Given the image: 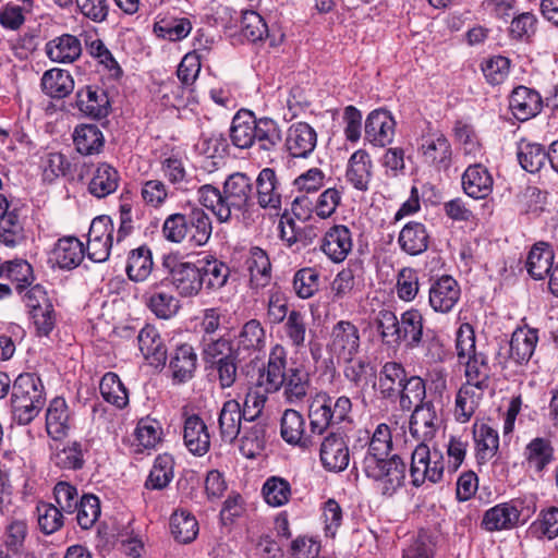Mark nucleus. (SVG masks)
Returning <instances> with one entry per match:
<instances>
[{
	"label": "nucleus",
	"instance_id": "f257e3e1",
	"mask_svg": "<svg viewBox=\"0 0 558 558\" xmlns=\"http://www.w3.org/2000/svg\"><path fill=\"white\" fill-rule=\"evenodd\" d=\"M288 352L282 344H275L269 352L266 367L259 374L258 384L266 392L283 389L290 403L302 401L310 388V375L301 365L287 367Z\"/></svg>",
	"mask_w": 558,
	"mask_h": 558
},
{
	"label": "nucleus",
	"instance_id": "f03ea898",
	"mask_svg": "<svg viewBox=\"0 0 558 558\" xmlns=\"http://www.w3.org/2000/svg\"><path fill=\"white\" fill-rule=\"evenodd\" d=\"M197 194L204 207L211 210L220 222H227L232 211H244L253 205V181L244 172H234L223 182L222 191L205 184Z\"/></svg>",
	"mask_w": 558,
	"mask_h": 558
},
{
	"label": "nucleus",
	"instance_id": "7ed1b4c3",
	"mask_svg": "<svg viewBox=\"0 0 558 558\" xmlns=\"http://www.w3.org/2000/svg\"><path fill=\"white\" fill-rule=\"evenodd\" d=\"M229 137L239 149L256 146L262 155L269 157L281 144L282 131L276 120L268 117L257 118L253 111L242 109L232 118Z\"/></svg>",
	"mask_w": 558,
	"mask_h": 558
},
{
	"label": "nucleus",
	"instance_id": "20e7f679",
	"mask_svg": "<svg viewBox=\"0 0 558 558\" xmlns=\"http://www.w3.org/2000/svg\"><path fill=\"white\" fill-rule=\"evenodd\" d=\"M46 403L45 386L35 373H22L12 384L11 413L17 425L31 424Z\"/></svg>",
	"mask_w": 558,
	"mask_h": 558
},
{
	"label": "nucleus",
	"instance_id": "39448f33",
	"mask_svg": "<svg viewBox=\"0 0 558 558\" xmlns=\"http://www.w3.org/2000/svg\"><path fill=\"white\" fill-rule=\"evenodd\" d=\"M352 401L347 396L332 398L327 392L316 393L308 404L311 433L323 435L329 427L350 421Z\"/></svg>",
	"mask_w": 558,
	"mask_h": 558
},
{
	"label": "nucleus",
	"instance_id": "423d86ee",
	"mask_svg": "<svg viewBox=\"0 0 558 558\" xmlns=\"http://www.w3.org/2000/svg\"><path fill=\"white\" fill-rule=\"evenodd\" d=\"M536 510L534 496L512 498L487 509L481 525L487 532L512 530L524 524Z\"/></svg>",
	"mask_w": 558,
	"mask_h": 558
},
{
	"label": "nucleus",
	"instance_id": "0eeeda50",
	"mask_svg": "<svg viewBox=\"0 0 558 558\" xmlns=\"http://www.w3.org/2000/svg\"><path fill=\"white\" fill-rule=\"evenodd\" d=\"M362 470L381 496L392 497L405 482L407 464L399 454L362 461Z\"/></svg>",
	"mask_w": 558,
	"mask_h": 558
},
{
	"label": "nucleus",
	"instance_id": "6e6552de",
	"mask_svg": "<svg viewBox=\"0 0 558 558\" xmlns=\"http://www.w3.org/2000/svg\"><path fill=\"white\" fill-rule=\"evenodd\" d=\"M444 470L445 462L440 450H430L427 444H418L414 448L409 470L412 486L418 488L425 482L433 484L440 482Z\"/></svg>",
	"mask_w": 558,
	"mask_h": 558
},
{
	"label": "nucleus",
	"instance_id": "1a4fd4ad",
	"mask_svg": "<svg viewBox=\"0 0 558 558\" xmlns=\"http://www.w3.org/2000/svg\"><path fill=\"white\" fill-rule=\"evenodd\" d=\"M162 266L168 271V279L173 289L182 298H194L203 290L199 260L182 262L175 256L163 257Z\"/></svg>",
	"mask_w": 558,
	"mask_h": 558
},
{
	"label": "nucleus",
	"instance_id": "9d476101",
	"mask_svg": "<svg viewBox=\"0 0 558 558\" xmlns=\"http://www.w3.org/2000/svg\"><path fill=\"white\" fill-rule=\"evenodd\" d=\"M418 151L423 162L436 171H446L451 166L452 148L449 140L442 131L432 128L429 123L420 137Z\"/></svg>",
	"mask_w": 558,
	"mask_h": 558
},
{
	"label": "nucleus",
	"instance_id": "9b49d317",
	"mask_svg": "<svg viewBox=\"0 0 558 558\" xmlns=\"http://www.w3.org/2000/svg\"><path fill=\"white\" fill-rule=\"evenodd\" d=\"M361 335L350 320H339L332 326L327 343L329 353L338 361L351 362L360 352Z\"/></svg>",
	"mask_w": 558,
	"mask_h": 558
},
{
	"label": "nucleus",
	"instance_id": "f8f14e48",
	"mask_svg": "<svg viewBox=\"0 0 558 558\" xmlns=\"http://www.w3.org/2000/svg\"><path fill=\"white\" fill-rule=\"evenodd\" d=\"M257 204L264 209L279 210L282 205L284 185L274 168L262 169L255 180Z\"/></svg>",
	"mask_w": 558,
	"mask_h": 558
},
{
	"label": "nucleus",
	"instance_id": "ddd939ff",
	"mask_svg": "<svg viewBox=\"0 0 558 558\" xmlns=\"http://www.w3.org/2000/svg\"><path fill=\"white\" fill-rule=\"evenodd\" d=\"M317 145V133L306 122L292 123L284 137V150L291 158H307Z\"/></svg>",
	"mask_w": 558,
	"mask_h": 558
},
{
	"label": "nucleus",
	"instance_id": "4468645a",
	"mask_svg": "<svg viewBox=\"0 0 558 558\" xmlns=\"http://www.w3.org/2000/svg\"><path fill=\"white\" fill-rule=\"evenodd\" d=\"M461 296V289L456 279L445 275L432 282L428 291L430 307L440 314L450 313Z\"/></svg>",
	"mask_w": 558,
	"mask_h": 558
},
{
	"label": "nucleus",
	"instance_id": "2eb2a0df",
	"mask_svg": "<svg viewBox=\"0 0 558 558\" xmlns=\"http://www.w3.org/2000/svg\"><path fill=\"white\" fill-rule=\"evenodd\" d=\"M319 458L323 466L331 472H341L350 462L348 444L341 433H329L322 441Z\"/></svg>",
	"mask_w": 558,
	"mask_h": 558
},
{
	"label": "nucleus",
	"instance_id": "dca6fc26",
	"mask_svg": "<svg viewBox=\"0 0 558 558\" xmlns=\"http://www.w3.org/2000/svg\"><path fill=\"white\" fill-rule=\"evenodd\" d=\"M75 107L92 119L106 118L110 112V101L107 92L97 85L80 88L75 95Z\"/></svg>",
	"mask_w": 558,
	"mask_h": 558
},
{
	"label": "nucleus",
	"instance_id": "f3484780",
	"mask_svg": "<svg viewBox=\"0 0 558 558\" xmlns=\"http://www.w3.org/2000/svg\"><path fill=\"white\" fill-rule=\"evenodd\" d=\"M343 376L351 384L352 388L355 389L354 399L361 400L366 405L365 393L369 387H376V372L372 364L363 359L351 362H344Z\"/></svg>",
	"mask_w": 558,
	"mask_h": 558
},
{
	"label": "nucleus",
	"instance_id": "a211bd4d",
	"mask_svg": "<svg viewBox=\"0 0 558 558\" xmlns=\"http://www.w3.org/2000/svg\"><path fill=\"white\" fill-rule=\"evenodd\" d=\"M351 230L344 225H335L324 234L320 242L323 253L336 264L342 263L352 251Z\"/></svg>",
	"mask_w": 558,
	"mask_h": 558
},
{
	"label": "nucleus",
	"instance_id": "6ab92c4d",
	"mask_svg": "<svg viewBox=\"0 0 558 558\" xmlns=\"http://www.w3.org/2000/svg\"><path fill=\"white\" fill-rule=\"evenodd\" d=\"M440 420L432 401L417 404L410 418V433L420 440V444H426L432 440L439 427Z\"/></svg>",
	"mask_w": 558,
	"mask_h": 558
},
{
	"label": "nucleus",
	"instance_id": "aec40b11",
	"mask_svg": "<svg viewBox=\"0 0 558 558\" xmlns=\"http://www.w3.org/2000/svg\"><path fill=\"white\" fill-rule=\"evenodd\" d=\"M396 122L389 111L373 110L366 118L365 137L374 146L385 147L392 143Z\"/></svg>",
	"mask_w": 558,
	"mask_h": 558
},
{
	"label": "nucleus",
	"instance_id": "412c9836",
	"mask_svg": "<svg viewBox=\"0 0 558 558\" xmlns=\"http://www.w3.org/2000/svg\"><path fill=\"white\" fill-rule=\"evenodd\" d=\"M543 104V98L537 90L523 85L517 86L509 97V108L519 121H527L536 117Z\"/></svg>",
	"mask_w": 558,
	"mask_h": 558
},
{
	"label": "nucleus",
	"instance_id": "4be33fe9",
	"mask_svg": "<svg viewBox=\"0 0 558 558\" xmlns=\"http://www.w3.org/2000/svg\"><path fill=\"white\" fill-rule=\"evenodd\" d=\"M407 377L408 373L400 362H386L379 371L378 383H376L379 397L396 403Z\"/></svg>",
	"mask_w": 558,
	"mask_h": 558
},
{
	"label": "nucleus",
	"instance_id": "5701e85b",
	"mask_svg": "<svg viewBox=\"0 0 558 558\" xmlns=\"http://www.w3.org/2000/svg\"><path fill=\"white\" fill-rule=\"evenodd\" d=\"M266 345V332L257 319L247 320L239 331L235 339V356L250 359L255 353L262 351Z\"/></svg>",
	"mask_w": 558,
	"mask_h": 558
},
{
	"label": "nucleus",
	"instance_id": "b1692460",
	"mask_svg": "<svg viewBox=\"0 0 558 558\" xmlns=\"http://www.w3.org/2000/svg\"><path fill=\"white\" fill-rule=\"evenodd\" d=\"M280 434L286 442L299 446L302 449H310L314 445L313 436L305 432L303 415L293 409L283 412L280 422Z\"/></svg>",
	"mask_w": 558,
	"mask_h": 558
},
{
	"label": "nucleus",
	"instance_id": "393cba45",
	"mask_svg": "<svg viewBox=\"0 0 558 558\" xmlns=\"http://www.w3.org/2000/svg\"><path fill=\"white\" fill-rule=\"evenodd\" d=\"M183 440L187 450L197 457L206 454L210 448V435L208 428L197 414L184 418Z\"/></svg>",
	"mask_w": 558,
	"mask_h": 558
},
{
	"label": "nucleus",
	"instance_id": "a878e982",
	"mask_svg": "<svg viewBox=\"0 0 558 558\" xmlns=\"http://www.w3.org/2000/svg\"><path fill=\"white\" fill-rule=\"evenodd\" d=\"M138 348L144 359L153 366H163L167 361V349L154 326L146 325L137 336Z\"/></svg>",
	"mask_w": 558,
	"mask_h": 558
},
{
	"label": "nucleus",
	"instance_id": "bb28decb",
	"mask_svg": "<svg viewBox=\"0 0 558 558\" xmlns=\"http://www.w3.org/2000/svg\"><path fill=\"white\" fill-rule=\"evenodd\" d=\"M462 187L472 198L482 199L493 191V178L481 163L469 166L462 175Z\"/></svg>",
	"mask_w": 558,
	"mask_h": 558
},
{
	"label": "nucleus",
	"instance_id": "cd10ccee",
	"mask_svg": "<svg viewBox=\"0 0 558 558\" xmlns=\"http://www.w3.org/2000/svg\"><path fill=\"white\" fill-rule=\"evenodd\" d=\"M85 256L84 244L75 236L59 239L52 250V259L61 269L76 268Z\"/></svg>",
	"mask_w": 558,
	"mask_h": 558
},
{
	"label": "nucleus",
	"instance_id": "c85d7f7f",
	"mask_svg": "<svg viewBox=\"0 0 558 558\" xmlns=\"http://www.w3.org/2000/svg\"><path fill=\"white\" fill-rule=\"evenodd\" d=\"M47 57L58 63H72L82 53L81 40L71 34H63L46 44Z\"/></svg>",
	"mask_w": 558,
	"mask_h": 558
},
{
	"label": "nucleus",
	"instance_id": "c756f323",
	"mask_svg": "<svg viewBox=\"0 0 558 558\" xmlns=\"http://www.w3.org/2000/svg\"><path fill=\"white\" fill-rule=\"evenodd\" d=\"M555 253L547 242H536L529 252L525 268L534 280H543L553 269Z\"/></svg>",
	"mask_w": 558,
	"mask_h": 558
},
{
	"label": "nucleus",
	"instance_id": "7c9ffc66",
	"mask_svg": "<svg viewBox=\"0 0 558 558\" xmlns=\"http://www.w3.org/2000/svg\"><path fill=\"white\" fill-rule=\"evenodd\" d=\"M372 160L364 149L354 151L349 158L345 179L359 191H366L372 178Z\"/></svg>",
	"mask_w": 558,
	"mask_h": 558
},
{
	"label": "nucleus",
	"instance_id": "2f4dec72",
	"mask_svg": "<svg viewBox=\"0 0 558 558\" xmlns=\"http://www.w3.org/2000/svg\"><path fill=\"white\" fill-rule=\"evenodd\" d=\"M244 418L241 405L236 400H228L219 412L218 424L222 441L233 442L241 432V422Z\"/></svg>",
	"mask_w": 558,
	"mask_h": 558
},
{
	"label": "nucleus",
	"instance_id": "473e14b6",
	"mask_svg": "<svg viewBox=\"0 0 558 558\" xmlns=\"http://www.w3.org/2000/svg\"><path fill=\"white\" fill-rule=\"evenodd\" d=\"M203 289L208 293L223 288L231 275L230 267L217 258H204L199 260Z\"/></svg>",
	"mask_w": 558,
	"mask_h": 558
},
{
	"label": "nucleus",
	"instance_id": "72a5a7b5",
	"mask_svg": "<svg viewBox=\"0 0 558 558\" xmlns=\"http://www.w3.org/2000/svg\"><path fill=\"white\" fill-rule=\"evenodd\" d=\"M252 288L266 287L271 280V263L266 251L259 246H252L246 258Z\"/></svg>",
	"mask_w": 558,
	"mask_h": 558
},
{
	"label": "nucleus",
	"instance_id": "f704fd0d",
	"mask_svg": "<svg viewBox=\"0 0 558 558\" xmlns=\"http://www.w3.org/2000/svg\"><path fill=\"white\" fill-rule=\"evenodd\" d=\"M400 344L408 349L418 348L424 337V317L417 308H410L400 316Z\"/></svg>",
	"mask_w": 558,
	"mask_h": 558
},
{
	"label": "nucleus",
	"instance_id": "c9c22d12",
	"mask_svg": "<svg viewBox=\"0 0 558 558\" xmlns=\"http://www.w3.org/2000/svg\"><path fill=\"white\" fill-rule=\"evenodd\" d=\"M40 86L47 96L61 99L73 92L74 80L69 71L53 68L43 74Z\"/></svg>",
	"mask_w": 558,
	"mask_h": 558
},
{
	"label": "nucleus",
	"instance_id": "e433bc0d",
	"mask_svg": "<svg viewBox=\"0 0 558 558\" xmlns=\"http://www.w3.org/2000/svg\"><path fill=\"white\" fill-rule=\"evenodd\" d=\"M398 243L409 255H418L428 248L429 235L423 223L411 221L400 231Z\"/></svg>",
	"mask_w": 558,
	"mask_h": 558
},
{
	"label": "nucleus",
	"instance_id": "4c0bfd02",
	"mask_svg": "<svg viewBox=\"0 0 558 558\" xmlns=\"http://www.w3.org/2000/svg\"><path fill=\"white\" fill-rule=\"evenodd\" d=\"M538 335L536 329H517L509 342V356L517 364H525L532 357Z\"/></svg>",
	"mask_w": 558,
	"mask_h": 558
},
{
	"label": "nucleus",
	"instance_id": "58836bf2",
	"mask_svg": "<svg viewBox=\"0 0 558 558\" xmlns=\"http://www.w3.org/2000/svg\"><path fill=\"white\" fill-rule=\"evenodd\" d=\"M465 365V385L477 388L480 391H485L490 385L492 367L488 363L487 355L480 351L478 354L473 355L462 362Z\"/></svg>",
	"mask_w": 558,
	"mask_h": 558
},
{
	"label": "nucleus",
	"instance_id": "ea45409f",
	"mask_svg": "<svg viewBox=\"0 0 558 558\" xmlns=\"http://www.w3.org/2000/svg\"><path fill=\"white\" fill-rule=\"evenodd\" d=\"M473 438L476 445V460L480 464L493 459L499 448L498 432L489 425L474 424Z\"/></svg>",
	"mask_w": 558,
	"mask_h": 558
},
{
	"label": "nucleus",
	"instance_id": "a19ab883",
	"mask_svg": "<svg viewBox=\"0 0 558 558\" xmlns=\"http://www.w3.org/2000/svg\"><path fill=\"white\" fill-rule=\"evenodd\" d=\"M517 158L522 169L536 173L548 161V150L542 144L521 140L517 146Z\"/></svg>",
	"mask_w": 558,
	"mask_h": 558
},
{
	"label": "nucleus",
	"instance_id": "79ce46f5",
	"mask_svg": "<svg viewBox=\"0 0 558 558\" xmlns=\"http://www.w3.org/2000/svg\"><path fill=\"white\" fill-rule=\"evenodd\" d=\"M120 175L116 168L109 163H100L88 184L92 195L104 198L114 193L119 186Z\"/></svg>",
	"mask_w": 558,
	"mask_h": 558
},
{
	"label": "nucleus",
	"instance_id": "37998d69",
	"mask_svg": "<svg viewBox=\"0 0 558 558\" xmlns=\"http://www.w3.org/2000/svg\"><path fill=\"white\" fill-rule=\"evenodd\" d=\"M154 262L150 248L146 245H142L130 251L125 271L130 280L143 282L151 274Z\"/></svg>",
	"mask_w": 558,
	"mask_h": 558
},
{
	"label": "nucleus",
	"instance_id": "c03bdc74",
	"mask_svg": "<svg viewBox=\"0 0 558 558\" xmlns=\"http://www.w3.org/2000/svg\"><path fill=\"white\" fill-rule=\"evenodd\" d=\"M84 451L81 441H68L56 446L51 460L61 470H81L85 463Z\"/></svg>",
	"mask_w": 558,
	"mask_h": 558
},
{
	"label": "nucleus",
	"instance_id": "a18cd8bd",
	"mask_svg": "<svg viewBox=\"0 0 558 558\" xmlns=\"http://www.w3.org/2000/svg\"><path fill=\"white\" fill-rule=\"evenodd\" d=\"M46 429L50 437L60 439L69 429L68 405L63 398H54L47 409Z\"/></svg>",
	"mask_w": 558,
	"mask_h": 558
},
{
	"label": "nucleus",
	"instance_id": "49530a36",
	"mask_svg": "<svg viewBox=\"0 0 558 558\" xmlns=\"http://www.w3.org/2000/svg\"><path fill=\"white\" fill-rule=\"evenodd\" d=\"M283 338L296 351L305 347L308 324L305 313L291 310L288 319L282 324Z\"/></svg>",
	"mask_w": 558,
	"mask_h": 558
},
{
	"label": "nucleus",
	"instance_id": "de8ad7c7",
	"mask_svg": "<svg viewBox=\"0 0 558 558\" xmlns=\"http://www.w3.org/2000/svg\"><path fill=\"white\" fill-rule=\"evenodd\" d=\"M266 429L267 425L263 422H254L251 423L250 426H244L239 446L244 457L253 459L264 450L266 445Z\"/></svg>",
	"mask_w": 558,
	"mask_h": 558
},
{
	"label": "nucleus",
	"instance_id": "09e8293b",
	"mask_svg": "<svg viewBox=\"0 0 558 558\" xmlns=\"http://www.w3.org/2000/svg\"><path fill=\"white\" fill-rule=\"evenodd\" d=\"M483 392L477 388L463 384L457 392L454 403V416L460 423H466L475 413Z\"/></svg>",
	"mask_w": 558,
	"mask_h": 558
},
{
	"label": "nucleus",
	"instance_id": "8fccbe9b",
	"mask_svg": "<svg viewBox=\"0 0 558 558\" xmlns=\"http://www.w3.org/2000/svg\"><path fill=\"white\" fill-rule=\"evenodd\" d=\"M29 535V529L26 520L12 519L4 526L3 546L8 554L22 555L25 554L26 543Z\"/></svg>",
	"mask_w": 558,
	"mask_h": 558
},
{
	"label": "nucleus",
	"instance_id": "3c124183",
	"mask_svg": "<svg viewBox=\"0 0 558 558\" xmlns=\"http://www.w3.org/2000/svg\"><path fill=\"white\" fill-rule=\"evenodd\" d=\"M187 233L190 241L196 246L205 245L213 232L211 220L209 216L199 207H194L186 215Z\"/></svg>",
	"mask_w": 558,
	"mask_h": 558
},
{
	"label": "nucleus",
	"instance_id": "603ef678",
	"mask_svg": "<svg viewBox=\"0 0 558 558\" xmlns=\"http://www.w3.org/2000/svg\"><path fill=\"white\" fill-rule=\"evenodd\" d=\"M76 149L82 155L98 154L105 143L100 129L95 124H82L77 126L73 135Z\"/></svg>",
	"mask_w": 558,
	"mask_h": 558
},
{
	"label": "nucleus",
	"instance_id": "864d4df0",
	"mask_svg": "<svg viewBox=\"0 0 558 558\" xmlns=\"http://www.w3.org/2000/svg\"><path fill=\"white\" fill-rule=\"evenodd\" d=\"M524 456L527 463L541 473L553 462L554 447L549 439L536 437L526 445Z\"/></svg>",
	"mask_w": 558,
	"mask_h": 558
},
{
	"label": "nucleus",
	"instance_id": "5fc2aeb1",
	"mask_svg": "<svg viewBox=\"0 0 558 558\" xmlns=\"http://www.w3.org/2000/svg\"><path fill=\"white\" fill-rule=\"evenodd\" d=\"M197 356L194 349L189 344L180 345L170 360V368L173 378L179 383H184L192 378L196 368Z\"/></svg>",
	"mask_w": 558,
	"mask_h": 558
},
{
	"label": "nucleus",
	"instance_id": "6e6d98bb",
	"mask_svg": "<svg viewBox=\"0 0 558 558\" xmlns=\"http://www.w3.org/2000/svg\"><path fill=\"white\" fill-rule=\"evenodd\" d=\"M366 441L368 448L362 461L390 457V452L392 450V436L390 427L387 424H378L372 437L366 436Z\"/></svg>",
	"mask_w": 558,
	"mask_h": 558
},
{
	"label": "nucleus",
	"instance_id": "4d7b16f0",
	"mask_svg": "<svg viewBox=\"0 0 558 558\" xmlns=\"http://www.w3.org/2000/svg\"><path fill=\"white\" fill-rule=\"evenodd\" d=\"M99 391L105 401L118 409H123L129 403L128 389L116 373L108 372L102 376Z\"/></svg>",
	"mask_w": 558,
	"mask_h": 558
},
{
	"label": "nucleus",
	"instance_id": "13d9d810",
	"mask_svg": "<svg viewBox=\"0 0 558 558\" xmlns=\"http://www.w3.org/2000/svg\"><path fill=\"white\" fill-rule=\"evenodd\" d=\"M191 31L192 23L187 17L166 16L154 24L156 36L169 41L182 40Z\"/></svg>",
	"mask_w": 558,
	"mask_h": 558
},
{
	"label": "nucleus",
	"instance_id": "bf43d9fd",
	"mask_svg": "<svg viewBox=\"0 0 558 558\" xmlns=\"http://www.w3.org/2000/svg\"><path fill=\"white\" fill-rule=\"evenodd\" d=\"M426 396V386L423 378L420 376H408L405 381L400 389V396H398L397 402L403 411H410L417 404H423Z\"/></svg>",
	"mask_w": 558,
	"mask_h": 558
},
{
	"label": "nucleus",
	"instance_id": "052dcab7",
	"mask_svg": "<svg viewBox=\"0 0 558 558\" xmlns=\"http://www.w3.org/2000/svg\"><path fill=\"white\" fill-rule=\"evenodd\" d=\"M170 529L173 537L182 544L191 543L198 533L196 519L185 510L175 511L170 519Z\"/></svg>",
	"mask_w": 558,
	"mask_h": 558
},
{
	"label": "nucleus",
	"instance_id": "680f3d73",
	"mask_svg": "<svg viewBox=\"0 0 558 558\" xmlns=\"http://www.w3.org/2000/svg\"><path fill=\"white\" fill-rule=\"evenodd\" d=\"M174 461L170 454H160L155 461L146 480L145 486L149 489H162L173 478Z\"/></svg>",
	"mask_w": 558,
	"mask_h": 558
},
{
	"label": "nucleus",
	"instance_id": "e2e57ef3",
	"mask_svg": "<svg viewBox=\"0 0 558 558\" xmlns=\"http://www.w3.org/2000/svg\"><path fill=\"white\" fill-rule=\"evenodd\" d=\"M202 356L206 364L229 357L235 352L232 341L226 337L203 336L201 340Z\"/></svg>",
	"mask_w": 558,
	"mask_h": 558
},
{
	"label": "nucleus",
	"instance_id": "0e129e2a",
	"mask_svg": "<svg viewBox=\"0 0 558 558\" xmlns=\"http://www.w3.org/2000/svg\"><path fill=\"white\" fill-rule=\"evenodd\" d=\"M375 324L385 344L391 347L400 345V318L397 317L396 313L389 310L379 311Z\"/></svg>",
	"mask_w": 558,
	"mask_h": 558
},
{
	"label": "nucleus",
	"instance_id": "69168bd1",
	"mask_svg": "<svg viewBox=\"0 0 558 558\" xmlns=\"http://www.w3.org/2000/svg\"><path fill=\"white\" fill-rule=\"evenodd\" d=\"M529 532L538 539L556 538L558 536V508L549 507L542 510L537 520L530 525Z\"/></svg>",
	"mask_w": 558,
	"mask_h": 558
},
{
	"label": "nucleus",
	"instance_id": "338daca9",
	"mask_svg": "<svg viewBox=\"0 0 558 558\" xmlns=\"http://www.w3.org/2000/svg\"><path fill=\"white\" fill-rule=\"evenodd\" d=\"M5 276L16 283L15 289L22 293L32 286L34 272L32 265L25 259H13L4 263Z\"/></svg>",
	"mask_w": 558,
	"mask_h": 558
},
{
	"label": "nucleus",
	"instance_id": "774afa93",
	"mask_svg": "<svg viewBox=\"0 0 558 558\" xmlns=\"http://www.w3.org/2000/svg\"><path fill=\"white\" fill-rule=\"evenodd\" d=\"M241 33L247 40L256 43L268 36V27L259 13L247 10L242 12Z\"/></svg>",
	"mask_w": 558,
	"mask_h": 558
}]
</instances>
